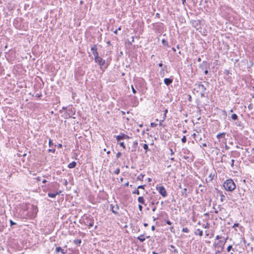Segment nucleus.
Wrapping results in <instances>:
<instances>
[{"label":"nucleus","mask_w":254,"mask_h":254,"mask_svg":"<svg viewBox=\"0 0 254 254\" xmlns=\"http://www.w3.org/2000/svg\"><path fill=\"white\" fill-rule=\"evenodd\" d=\"M194 90H196L197 92H200L201 97H204L206 88L205 86L202 84V82H197L194 84Z\"/></svg>","instance_id":"nucleus-1"},{"label":"nucleus","mask_w":254,"mask_h":254,"mask_svg":"<svg viewBox=\"0 0 254 254\" xmlns=\"http://www.w3.org/2000/svg\"><path fill=\"white\" fill-rule=\"evenodd\" d=\"M224 189L229 191H232L236 188V185L232 179H228L223 184Z\"/></svg>","instance_id":"nucleus-2"},{"label":"nucleus","mask_w":254,"mask_h":254,"mask_svg":"<svg viewBox=\"0 0 254 254\" xmlns=\"http://www.w3.org/2000/svg\"><path fill=\"white\" fill-rule=\"evenodd\" d=\"M225 243L226 241L223 242L222 240H219L217 242L215 241L213 246L216 249H221V251H223Z\"/></svg>","instance_id":"nucleus-3"},{"label":"nucleus","mask_w":254,"mask_h":254,"mask_svg":"<svg viewBox=\"0 0 254 254\" xmlns=\"http://www.w3.org/2000/svg\"><path fill=\"white\" fill-rule=\"evenodd\" d=\"M30 209L31 210V212L30 213H28V216L31 217H35L38 212L37 207L35 205H31Z\"/></svg>","instance_id":"nucleus-4"},{"label":"nucleus","mask_w":254,"mask_h":254,"mask_svg":"<svg viewBox=\"0 0 254 254\" xmlns=\"http://www.w3.org/2000/svg\"><path fill=\"white\" fill-rule=\"evenodd\" d=\"M86 221H85V224L88 226L90 228L93 226L94 220L92 217L86 216L85 218Z\"/></svg>","instance_id":"nucleus-5"},{"label":"nucleus","mask_w":254,"mask_h":254,"mask_svg":"<svg viewBox=\"0 0 254 254\" xmlns=\"http://www.w3.org/2000/svg\"><path fill=\"white\" fill-rule=\"evenodd\" d=\"M157 190H158L159 193L163 196V197H166L167 195L166 190L165 189V188L161 186L159 187H156Z\"/></svg>","instance_id":"nucleus-6"},{"label":"nucleus","mask_w":254,"mask_h":254,"mask_svg":"<svg viewBox=\"0 0 254 254\" xmlns=\"http://www.w3.org/2000/svg\"><path fill=\"white\" fill-rule=\"evenodd\" d=\"M116 138L117 141H119L122 139H127L129 138V137L124 132H121L119 135L116 136Z\"/></svg>","instance_id":"nucleus-7"},{"label":"nucleus","mask_w":254,"mask_h":254,"mask_svg":"<svg viewBox=\"0 0 254 254\" xmlns=\"http://www.w3.org/2000/svg\"><path fill=\"white\" fill-rule=\"evenodd\" d=\"M95 61L100 66H103L105 63V60L103 59L102 58L99 57V56L96 57H95Z\"/></svg>","instance_id":"nucleus-8"},{"label":"nucleus","mask_w":254,"mask_h":254,"mask_svg":"<svg viewBox=\"0 0 254 254\" xmlns=\"http://www.w3.org/2000/svg\"><path fill=\"white\" fill-rule=\"evenodd\" d=\"M75 110H74V109H73L72 107H69L68 109H67V114L66 115V117H71L72 115L75 114Z\"/></svg>","instance_id":"nucleus-9"},{"label":"nucleus","mask_w":254,"mask_h":254,"mask_svg":"<svg viewBox=\"0 0 254 254\" xmlns=\"http://www.w3.org/2000/svg\"><path fill=\"white\" fill-rule=\"evenodd\" d=\"M55 253L56 254H64L66 253V251L60 247H57L55 250Z\"/></svg>","instance_id":"nucleus-10"},{"label":"nucleus","mask_w":254,"mask_h":254,"mask_svg":"<svg viewBox=\"0 0 254 254\" xmlns=\"http://www.w3.org/2000/svg\"><path fill=\"white\" fill-rule=\"evenodd\" d=\"M91 50L92 51V53L94 56V58L98 56V53L97 52V46L96 45H93L91 47Z\"/></svg>","instance_id":"nucleus-11"},{"label":"nucleus","mask_w":254,"mask_h":254,"mask_svg":"<svg viewBox=\"0 0 254 254\" xmlns=\"http://www.w3.org/2000/svg\"><path fill=\"white\" fill-rule=\"evenodd\" d=\"M208 64L207 62L203 61L201 64L199 65V67L202 70H204L205 69H207Z\"/></svg>","instance_id":"nucleus-12"},{"label":"nucleus","mask_w":254,"mask_h":254,"mask_svg":"<svg viewBox=\"0 0 254 254\" xmlns=\"http://www.w3.org/2000/svg\"><path fill=\"white\" fill-rule=\"evenodd\" d=\"M173 82V79L170 78H166L164 79V82L166 85H169Z\"/></svg>","instance_id":"nucleus-13"},{"label":"nucleus","mask_w":254,"mask_h":254,"mask_svg":"<svg viewBox=\"0 0 254 254\" xmlns=\"http://www.w3.org/2000/svg\"><path fill=\"white\" fill-rule=\"evenodd\" d=\"M61 193V191L59 192H57L56 193H51L49 192L48 193V196L51 198H55L57 195Z\"/></svg>","instance_id":"nucleus-14"},{"label":"nucleus","mask_w":254,"mask_h":254,"mask_svg":"<svg viewBox=\"0 0 254 254\" xmlns=\"http://www.w3.org/2000/svg\"><path fill=\"white\" fill-rule=\"evenodd\" d=\"M137 200L139 203L146 205V204L145 203V200L143 196L138 197Z\"/></svg>","instance_id":"nucleus-15"},{"label":"nucleus","mask_w":254,"mask_h":254,"mask_svg":"<svg viewBox=\"0 0 254 254\" xmlns=\"http://www.w3.org/2000/svg\"><path fill=\"white\" fill-rule=\"evenodd\" d=\"M181 194H182V195L183 197H187V196H188L187 189V188H184V189H183L182 191H181Z\"/></svg>","instance_id":"nucleus-16"},{"label":"nucleus","mask_w":254,"mask_h":254,"mask_svg":"<svg viewBox=\"0 0 254 254\" xmlns=\"http://www.w3.org/2000/svg\"><path fill=\"white\" fill-rule=\"evenodd\" d=\"M166 65H165L164 68H162L160 72H159V73H160V75L162 76V77H163L164 76V74H165V71H166Z\"/></svg>","instance_id":"nucleus-17"},{"label":"nucleus","mask_w":254,"mask_h":254,"mask_svg":"<svg viewBox=\"0 0 254 254\" xmlns=\"http://www.w3.org/2000/svg\"><path fill=\"white\" fill-rule=\"evenodd\" d=\"M195 235H198L200 237H201L203 235V232L199 229H197L196 231L194 232Z\"/></svg>","instance_id":"nucleus-18"},{"label":"nucleus","mask_w":254,"mask_h":254,"mask_svg":"<svg viewBox=\"0 0 254 254\" xmlns=\"http://www.w3.org/2000/svg\"><path fill=\"white\" fill-rule=\"evenodd\" d=\"M76 163L75 161H72L68 165V168H73L76 166Z\"/></svg>","instance_id":"nucleus-19"},{"label":"nucleus","mask_w":254,"mask_h":254,"mask_svg":"<svg viewBox=\"0 0 254 254\" xmlns=\"http://www.w3.org/2000/svg\"><path fill=\"white\" fill-rule=\"evenodd\" d=\"M214 175H212V174H209L208 178L206 179V181L207 182H209L211 181L213 179Z\"/></svg>","instance_id":"nucleus-20"},{"label":"nucleus","mask_w":254,"mask_h":254,"mask_svg":"<svg viewBox=\"0 0 254 254\" xmlns=\"http://www.w3.org/2000/svg\"><path fill=\"white\" fill-rule=\"evenodd\" d=\"M137 239L140 241V242H143L145 241V238L144 237V235H141L140 236H139Z\"/></svg>","instance_id":"nucleus-21"},{"label":"nucleus","mask_w":254,"mask_h":254,"mask_svg":"<svg viewBox=\"0 0 254 254\" xmlns=\"http://www.w3.org/2000/svg\"><path fill=\"white\" fill-rule=\"evenodd\" d=\"M225 134H226L225 132L220 133L218 134L217 135L216 137L218 139L220 138H224L225 136Z\"/></svg>","instance_id":"nucleus-22"},{"label":"nucleus","mask_w":254,"mask_h":254,"mask_svg":"<svg viewBox=\"0 0 254 254\" xmlns=\"http://www.w3.org/2000/svg\"><path fill=\"white\" fill-rule=\"evenodd\" d=\"M170 247L173 249V250L169 249L171 252L174 253H178V251L177 249L175 248V246H174L173 245H170Z\"/></svg>","instance_id":"nucleus-23"},{"label":"nucleus","mask_w":254,"mask_h":254,"mask_svg":"<svg viewBox=\"0 0 254 254\" xmlns=\"http://www.w3.org/2000/svg\"><path fill=\"white\" fill-rule=\"evenodd\" d=\"M144 175H143L142 174L139 175L137 177V179L138 180H140V181H143V178H144Z\"/></svg>","instance_id":"nucleus-24"},{"label":"nucleus","mask_w":254,"mask_h":254,"mask_svg":"<svg viewBox=\"0 0 254 254\" xmlns=\"http://www.w3.org/2000/svg\"><path fill=\"white\" fill-rule=\"evenodd\" d=\"M231 118L234 120H237L238 119V116L236 114H234L232 115Z\"/></svg>","instance_id":"nucleus-25"},{"label":"nucleus","mask_w":254,"mask_h":254,"mask_svg":"<svg viewBox=\"0 0 254 254\" xmlns=\"http://www.w3.org/2000/svg\"><path fill=\"white\" fill-rule=\"evenodd\" d=\"M81 243V240L77 239L74 241V243L76 245H79Z\"/></svg>","instance_id":"nucleus-26"},{"label":"nucleus","mask_w":254,"mask_h":254,"mask_svg":"<svg viewBox=\"0 0 254 254\" xmlns=\"http://www.w3.org/2000/svg\"><path fill=\"white\" fill-rule=\"evenodd\" d=\"M182 232H185V233H189V230L187 227L183 228V229H182Z\"/></svg>","instance_id":"nucleus-27"},{"label":"nucleus","mask_w":254,"mask_h":254,"mask_svg":"<svg viewBox=\"0 0 254 254\" xmlns=\"http://www.w3.org/2000/svg\"><path fill=\"white\" fill-rule=\"evenodd\" d=\"M28 206L26 204H24L23 205L22 209H23L24 211H26L28 210Z\"/></svg>","instance_id":"nucleus-28"},{"label":"nucleus","mask_w":254,"mask_h":254,"mask_svg":"<svg viewBox=\"0 0 254 254\" xmlns=\"http://www.w3.org/2000/svg\"><path fill=\"white\" fill-rule=\"evenodd\" d=\"M143 148H144L145 150H146V151H147V150H148V145H147V144H146V143L143 144Z\"/></svg>","instance_id":"nucleus-29"},{"label":"nucleus","mask_w":254,"mask_h":254,"mask_svg":"<svg viewBox=\"0 0 254 254\" xmlns=\"http://www.w3.org/2000/svg\"><path fill=\"white\" fill-rule=\"evenodd\" d=\"M120 172V169L119 168H117L116 170L114 171V173L115 174L118 175Z\"/></svg>","instance_id":"nucleus-30"},{"label":"nucleus","mask_w":254,"mask_h":254,"mask_svg":"<svg viewBox=\"0 0 254 254\" xmlns=\"http://www.w3.org/2000/svg\"><path fill=\"white\" fill-rule=\"evenodd\" d=\"M232 249H233V248H232V245H229V246L227 247V252H230V251H231V250H232Z\"/></svg>","instance_id":"nucleus-31"},{"label":"nucleus","mask_w":254,"mask_h":254,"mask_svg":"<svg viewBox=\"0 0 254 254\" xmlns=\"http://www.w3.org/2000/svg\"><path fill=\"white\" fill-rule=\"evenodd\" d=\"M132 193H134V194H136L137 195L140 194V192H139V190H138V189L137 190H135L134 191H133Z\"/></svg>","instance_id":"nucleus-32"},{"label":"nucleus","mask_w":254,"mask_h":254,"mask_svg":"<svg viewBox=\"0 0 254 254\" xmlns=\"http://www.w3.org/2000/svg\"><path fill=\"white\" fill-rule=\"evenodd\" d=\"M167 113H168V110L167 109H165V111H164V116H163L164 120H165V118H166V114H167Z\"/></svg>","instance_id":"nucleus-33"},{"label":"nucleus","mask_w":254,"mask_h":254,"mask_svg":"<svg viewBox=\"0 0 254 254\" xmlns=\"http://www.w3.org/2000/svg\"><path fill=\"white\" fill-rule=\"evenodd\" d=\"M182 142H183V143H186V141H187V138H186V136H184L183 137V138H182Z\"/></svg>","instance_id":"nucleus-34"},{"label":"nucleus","mask_w":254,"mask_h":254,"mask_svg":"<svg viewBox=\"0 0 254 254\" xmlns=\"http://www.w3.org/2000/svg\"><path fill=\"white\" fill-rule=\"evenodd\" d=\"M138 144V142H137V140H135L133 142V147L135 148L136 147V146H137Z\"/></svg>","instance_id":"nucleus-35"},{"label":"nucleus","mask_w":254,"mask_h":254,"mask_svg":"<svg viewBox=\"0 0 254 254\" xmlns=\"http://www.w3.org/2000/svg\"><path fill=\"white\" fill-rule=\"evenodd\" d=\"M120 145L121 147H122L123 148H124V149H125V148H126V146H125V144H124V142H120Z\"/></svg>","instance_id":"nucleus-36"},{"label":"nucleus","mask_w":254,"mask_h":254,"mask_svg":"<svg viewBox=\"0 0 254 254\" xmlns=\"http://www.w3.org/2000/svg\"><path fill=\"white\" fill-rule=\"evenodd\" d=\"M223 251H221V249H217L216 251L215 252V254H219L220 253L222 252Z\"/></svg>","instance_id":"nucleus-37"},{"label":"nucleus","mask_w":254,"mask_h":254,"mask_svg":"<svg viewBox=\"0 0 254 254\" xmlns=\"http://www.w3.org/2000/svg\"><path fill=\"white\" fill-rule=\"evenodd\" d=\"M162 43L164 45H166L167 44V42L164 39L162 40Z\"/></svg>","instance_id":"nucleus-38"},{"label":"nucleus","mask_w":254,"mask_h":254,"mask_svg":"<svg viewBox=\"0 0 254 254\" xmlns=\"http://www.w3.org/2000/svg\"><path fill=\"white\" fill-rule=\"evenodd\" d=\"M253 108V105L252 104H250L248 106V109L250 110H252Z\"/></svg>","instance_id":"nucleus-39"},{"label":"nucleus","mask_w":254,"mask_h":254,"mask_svg":"<svg viewBox=\"0 0 254 254\" xmlns=\"http://www.w3.org/2000/svg\"><path fill=\"white\" fill-rule=\"evenodd\" d=\"M10 226H12L13 225H15L16 224V223H15L14 222H13L12 220H10Z\"/></svg>","instance_id":"nucleus-40"},{"label":"nucleus","mask_w":254,"mask_h":254,"mask_svg":"<svg viewBox=\"0 0 254 254\" xmlns=\"http://www.w3.org/2000/svg\"><path fill=\"white\" fill-rule=\"evenodd\" d=\"M145 186V185H140V186L137 187V189H144V187Z\"/></svg>","instance_id":"nucleus-41"},{"label":"nucleus","mask_w":254,"mask_h":254,"mask_svg":"<svg viewBox=\"0 0 254 254\" xmlns=\"http://www.w3.org/2000/svg\"><path fill=\"white\" fill-rule=\"evenodd\" d=\"M158 201H157L156 202H155L154 201H152L151 202L150 205H154L155 204L157 205L158 204Z\"/></svg>","instance_id":"nucleus-42"},{"label":"nucleus","mask_w":254,"mask_h":254,"mask_svg":"<svg viewBox=\"0 0 254 254\" xmlns=\"http://www.w3.org/2000/svg\"><path fill=\"white\" fill-rule=\"evenodd\" d=\"M222 238V237L219 236V235H217L215 237V240H220V239H221Z\"/></svg>","instance_id":"nucleus-43"},{"label":"nucleus","mask_w":254,"mask_h":254,"mask_svg":"<svg viewBox=\"0 0 254 254\" xmlns=\"http://www.w3.org/2000/svg\"><path fill=\"white\" fill-rule=\"evenodd\" d=\"M53 145V143L52 142V141L51 139H49V145L50 147H52V146Z\"/></svg>","instance_id":"nucleus-44"},{"label":"nucleus","mask_w":254,"mask_h":254,"mask_svg":"<svg viewBox=\"0 0 254 254\" xmlns=\"http://www.w3.org/2000/svg\"><path fill=\"white\" fill-rule=\"evenodd\" d=\"M150 126L151 127H155L157 126V124L154 123H151L150 124Z\"/></svg>","instance_id":"nucleus-45"},{"label":"nucleus","mask_w":254,"mask_h":254,"mask_svg":"<svg viewBox=\"0 0 254 254\" xmlns=\"http://www.w3.org/2000/svg\"><path fill=\"white\" fill-rule=\"evenodd\" d=\"M138 208L140 211H142L143 209V207L141 204L138 205Z\"/></svg>","instance_id":"nucleus-46"},{"label":"nucleus","mask_w":254,"mask_h":254,"mask_svg":"<svg viewBox=\"0 0 254 254\" xmlns=\"http://www.w3.org/2000/svg\"><path fill=\"white\" fill-rule=\"evenodd\" d=\"M203 227L204 228H208L209 227V224L208 223H207L206 225L203 224Z\"/></svg>","instance_id":"nucleus-47"},{"label":"nucleus","mask_w":254,"mask_h":254,"mask_svg":"<svg viewBox=\"0 0 254 254\" xmlns=\"http://www.w3.org/2000/svg\"><path fill=\"white\" fill-rule=\"evenodd\" d=\"M131 89H132V92L135 94L136 93V91L135 90V89L134 88L133 86L132 85H131Z\"/></svg>","instance_id":"nucleus-48"},{"label":"nucleus","mask_w":254,"mask_h":254,"mask_svg":"<svg viewBox=\"0 0 254 254\" xmlns=\"http://www.w3.org/2000/svg\"><path fill=\"white\" fill-rule=\"evenodd\" d=\"M122 154L121 152H119L117 153L116 154V157L117 158H119L120 157V156H121Z\"/></svg>","instance_id":"nucleus-49"},{"label":"nucleus","mask_w":254,"mask_h":254,"mask_svg":"<svg viewBox=\"0 0 254 254\" xmlns=\"http://www.w3.org/2000/svg\"><path fill=\"white\" fill-rule=\"evenodd\" d=\"M234 159H232L231 161V167L233 168L234 167Z\"/></svg>","instance_id":"nucleus-50"},{"label":"nucleus","mask_w":254,"mask_h":254,"mask_svg":"<svg viewBox=\"0 0 254 254\" xmlns=\"http://www.w3.org/2000/svg\"><path fill=\"white\" fill-rule=\"evenodd\" d=\"M170 231H171V232H174V233L175 232V230H174V227H171L170 228Z\"/></svg>","instance_id":"nucleus-51"},{"label":"nucleus","mask_w":254,"mask_h":254,"mask_svg":"<svg viewBox=\"0 0 254 254\" xmlns=\"http://www.w3.org/2000/svg\"><path fill=\"white\" fill-rule=\"evenodd\" d=\"M166 222L168 225H171L172 224V223L170 220H166Z\"/></svg>","instance_id":"nucleus-52"},{"label":"nucleus","mask_w":254,"mask_h":254,"mask_svg":"<svg viewBox=\"0 0 254 254\" xmlns=\"http://www.w3.org/2000/svg\"><path fill=\"white\" fill-rule=\"evenodd\" d=\"M164 120H164V119H163V120H160V121H159V125L160 126L162 125V123L164 122Z\"/></svg>","instance_id":"nucleus-53"},{"label":"nucleus","mask_w":254,"mask_h":254,"mask_svg":"<svg viewBox=\"0 0 254 254\" xmlns=\"http://www.w3.org/2000/svg\"><path fill=\"white\" fill-rule=\"evenodd\" d=\"M112 210L113 213H114L115 214H117L118 213V212L116 210H114V208H113V206L112 207Z\"/></svg>","instance_id":"nucleus-54"},{"label":"nucleus","mask_w":254,"mask_h":254,"mask_svg":"<svg viewBox=\"0 0 254 254\" xmlns=\"http://www.w3.org/2000/svg\"><path fill=\"white\" fill-rule=\"evenodd\" d=\"M170 152H171V155H174V151L173 150V149H171H171H170Z\"/></svg>","instance_id":"nucleus-55"},{"label":"nucleus","mask_w":254,"mask_h":254,"mask_svg":"<svg viewBox=\"0 0 254 254\" xmlns=\"http://www.w3.org/2000/svg\"><path fill=\"white\" fill-rule=\"evenodd\" d=\"M239 225V223H235L233 226V228L234 227H238Z\"/></svg>","instance_id":"nucleus-56"},{"label":"nucleus","mask_w":254,"mask_h":254,"mask_svg":"<svg viewBox=\"0 0 254 254\" xmlns=\"http://www.w3.org/2000/svg\"><path fill=\"white\" fill-rule=\"evenodd\" d=\"M224 197V195L223 194H221V201H223V198Z\"/></svg>","instance_id":"nucleus-57"},{"label":"nucleus","mask_w":254,"mask_h":254,"mask_svg":"<svg viewBox=\"0 0 254 254\" xmlns=\"http://www.w3.org/2000/svg\"><path fill=\"white\" fill-rule=\"evenodd\" d=\"M201 147V146H203V147H206L207 146V144L206 143H202V145L200 146Z\"/></svg>","instance_id":"nucleus-58"},{"label":"nucleus","mask_w":254,"mask_h":254,"mask_svg":"<svg viewBox=\"0 0 254 254\" xmlns=\"http://www.w3.org/2000/svg\"><path fill=\"white\" fill-rule=\"evenodd\" d=\"M55 149H49L48 150V151H49V152H55Z\"/></svg>","instance_id":"nucleus-59"},{"label":"nucleus","mask_w":254,"mask_h":254,"mask_svg":"<svg viewBox=\"0 0 254 254\" xmlns=\"http://www.w3.org/2000/svg\"><path fill=\"white\" fill-rule=\"evenodd\" d=\"M204 73L205 74H207L208 73V70L207 69L204 70Z\"/></svg>","instance_id":"nucleus-60"},{"label":"nucleus","mask_w":254,"mask_h":254,"mask_svg":"<svg viewBox=\"0 0 254 254\" xmlns=\"http://www.w3.org/2000/svg\"><path fill=\"white\" fill-rule=\"evenodd\" d=\"M192 137H193V138H195L197 135L196 134V133H194L192 135Z\"/></svg>","instance_id":"nucleus-61"},{"label":"nucleus","mask_w":254,"mask_h":254,"mask_svg":"<svg viewBox=\"0 0 254 254\" xmlns=\"http://www.w3.org/2000/svg\"><path fill=\"white\" fill-rule=\"evenodd\" d=\"M121 113H122V115L123 116H124L125 115V114H126L125 112L123 111H121Z\"/></svg>","instance_id":"nucleus-62"},{"label":"nucleus","mask_w":254,"mask_h":254,"mask_svg":"<svg viewBox=\"0 0 254 254\" xmlns=\"http://www.w3.org/2000/svg\"><path fill=\"white\" fill-rule=\"evenodd\" d=\"M156 210V206L153 207L152 208V211L154 212Z\"/></svg>","instance_id":"nucleus-63"},{"label":"nucleus","mask_w":254,"mask_h":254,"mask_svg":"<svg viewBox=\"0 0 254 254\" xmlns=\"http://www.w3.org/2000/svg\"><path fill=\"white\" fill-rule=\"evenodd\" d=\"M158 65H159V67H162V66H163V64L161 63H159Z\"/></svg>","instance_id":"nucleus-64"}]
</instances>
